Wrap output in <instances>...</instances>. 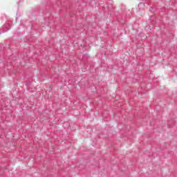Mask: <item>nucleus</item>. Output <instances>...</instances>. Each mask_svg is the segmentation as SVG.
Masks as SVG:
<instances>
[{
	"label": "nucleus",
	"mask_w": 177,
	"mask_h": 177,
	"mask_svg": "<svg viewBox=\"0 0 177 177\" xmlns=\"http://www.w3.org/2000/svg\"><path fill=\"white\" fill-rule=\"evenodd\" d=\"M4 27L6 30V31L10 30V24H7L4 25Z\"/></svg>",
	"instance_id": "obj_1"
}]
</instances>
